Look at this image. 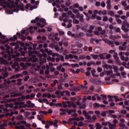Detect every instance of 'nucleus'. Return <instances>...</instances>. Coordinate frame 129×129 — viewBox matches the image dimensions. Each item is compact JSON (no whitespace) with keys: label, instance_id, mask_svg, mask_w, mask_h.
Masks as SVG:
<instances>
[{"label":"nucleus","instance_id":"41","mask_svg":"<svg viewBox=\"0 0 129 129\" xmlns=\"http://www.w3.org/2000/svg\"><path fill=\"white\" fill-rule=\"evenodd\" d=\"M71 66H72L73 68H75V67H79V64H78V63H74L71 64Z\"/></svg>","mask_w":129,"mask_h":129},{"label":"nucleus","instance_id":"39","mask_svg":"<svg viewBox=\"0 0 129 129\" xmlns=\"http://www.w3.org/2000/svg\"><path fill=\"white\" fill-rule=\"evenodd\" d=\"M16 119L18 120H20L21 119H23V115L22 114L19 115L16 117Z\"/></svg>","mask_w":129,"mask_h":129},{"label":"nucleus","instance_id":"15","mask_svg":"<svg viewBox=\"0 0 129 129\" xmlns=\"http://www.w3.org/2000/svg\"><path fill=\"white\" fill-rule=\"evenodd\" d=\"M107 123L110 129L115 128L116 127V124H112L109 122H107Z\"/></svg>","mask_w":129,"mask_h":129},{"label":"nucleus","instance_id":"14","mask_svg":"<svg viewBox=\"0 0 129 129\" xmlns=\"http://www.w3.org/2000/svg\"><path fill=\"white\" fill-rule=\"evenodd\" d=\"M95 29V26L90 25L88 30V33H93V30Z\"/></svg>","mask_w":129,"mask_h":129},{"label":"nucleus","instance_id":"19","mask_svg":"<svg viewBox=\"0 0 129 129\" xmlns=\"http://www.w3.org/2000/svg\"><path fill=\"white\" fill-rule=\"evenodd\" d=\"M10 78H8L7 79H4V85H6V84H11L12 83V81L10 80Z\"/></svg>","mask_w":129,"mask_h":129},{"label":"nucleus","instance_id":"28","mask_svg":"<svg viewBox=\"0 0 129 129\" xmlns=\"http://www.w3.org/2000/svg\"><path fill=\"white\" fill-rule=\"evenodd\" d=\"M114 59L115 61H116L118 65H121V63H120V61L119 60V58H118V56L114 57Z\"/></svg>","mask_w":129,"mask_h":129},{"label":"nucleus","instance_id":"9","mask_svg":"<svg viewBox=\"0 0 129 129\" xmlns=\"http://www.w3.org/2000/svg\"><path fill=\"white\" fill-rule=\"evenodd\" d=\"M37 40H39L38 41H36V43H43V42H45L46 41V37H41L40 35H38L37 37Z\"/></svg>","mask_w":129,"mask_h":129},{"label":"nucleus","instance_id":"6","mask_svg":"<svg viewBox=\"0 0 129 129\" xmlns=\"http://www.w3.org/2000/svg\"><path fill=\"white\" fill-rule=\"evenodd\" d=\"M20 11H22V12H24L25 9L23 4H21L20 5H17L16 6V8H14L13 11L9 10V13L10 14V15L13 14L14 12H15L16 13H19V11H20Z\"/></svg>","mask_w":129,"mask_h":129},{"label":"nucleus","instance_id":"20","mask_svg":"<svg viewBox=\"0 0 129 129\" xmlns=\"http://www.w3.org/2000/svg\"><path fill=\"white\" fill-rule=\"evenodd\" d=\"M57 70H58V71H60V72H62L63 73H64V72H65V68H61V67H57L56 68Z\"/></svg>","mask_w":129,"mask_h":129},{"label":"nucleus","instance_id":"27","mask_svg":"<svg viewBox=\"0 0 129 129\" xmlns=\"http://www.w3.org/2000/svg\"><path fill=\"white\" fill-rule=\"evenodd\" d=\"M84 18V16H83V14L81 15V17L79 18L80 22L81 23H84V19H83Z\"/></svg>","mask_w":129,"mask_h":129},{"label":"nucleus","instance_id":"12","mask_svg":"<svg viewBox=\"0 0 129 129\" xmlns=\"http://www.w3.org/2000/svg\"><path fill=\"white\" fill-rule=\"evenodd\" d=\"M126 42H124L121 45L119 46V49L121 51H124L126 49Z\"/></svg>","mask_w":129,"mask_h":129},{"label":"nucleus","instance_id":"53","mask_svg":"<svg viewBox=\"0 0 129 129\" xmlns=\"http://www.w3.org/2000/svg\"><path fill=\"white\" fill-rule=\"evenodd\" d=\"M66 112H67V113H68V114H69V115H70L71 113H72V111H71V110H69V109L67 108V109H66Z\"/></svg>","mask_w":129,"mask_h":129},{"label":"nucleus","instance_id":"3","mask_svg":"<svg viewBox=\"0 0 129 129\" xmlns=\"http://www.w3.org/2000/svg\"><path fill=\"white\" fill-rule=\"evenodd\" d=\"M1 49L4 51L5 53H7L4 54V57L8 59L9 61H11L12 58H16V54H14V47L11 46V47H10L9 43L5 44V46H1ZM10 50H11V51Z\"/></svg>","mask_w":129,"mask_h":129},{"label":"nucleus","instance_id":"34","mask_svg":"<svg viewBox=\"0 0 129 129\" xmlns=\"http://www.w3.org/2000/svg\"><path fill=\"white\" fill-rule=\"evenodd\" d=\"M108 14L111 17H114V12L112 11H110L108 12Z\"/></svg>","mask_w":129,"mask_h":129},{"label":"nucleus","instance_id":"47","mask_svg":"<svg viewBox=\"0 0 129 129\" xmlns=\"http://www.w3.org/2000/svg\"><path fill=\"white\" fill-rule=\"evenodd\" d=\"M116 21L117 24H118L119 25H120L122 23L121 20L119 19V18H116Z\"/></svg>","mask_w":129,"mask_h":129},{"label":"nucleus","instance_id":"16","mask_svg":"<svg viewBox=\"0 0 129 129\" xmlns=\"http://www.w3.org/2000/svg\"><path fill=\"white\" fill-rule=\"evenodd\" d=\"M19 66V63L18 62L14 63V64H12V67L13 69H15L16 71H19V69H17V67Z\"/></svg>","mask_w":129,"mask_h":129},{"label":"nucleus","instance_id":"44","mask_svg":"<svg viewBox=\"0 0 129 129\" xmlns=\"http://www.w3.org/2000/svg\"><path fill=\"white\" fill-rule=\"evenodd\" d=\"M62 85H63V84L60 83L59 86L57 87L58 89H59V90H62V89H63V87L62 86Z\"/></svg>","mask_w":129,"mask_h":129},{"label":"nucleus","instance_id":"58","mask_svg":"<svg viewBox=\"0 0 129 129\" xmlns=\"http://www.w3.org/2000/svg\"><path fill=\"white\" fill-rule=\"evenodd\" d=\"M107 10H111V5L110 4H107Z\"/></svg>","mask_w":129,"mask_h":129},{"label":"nucleus","instance_id":"37","mask_svg":"<svg viewBox=\"0 0 129 129\" xmlns=\"http://www.w3.org/2000/svg\"><path fill=\"white\" fill-rule=\"evenodd\" d=\"M113 69L114 70V72H118V68L117 67V66H113Z\"/></svg>","mask_w":129,"mask_h":129},{"label":"nucleus","instance_id":"24","mask_svg":"<svg viewBox=\"0 0 129 129\" xmlns=\"http://www.w3.org/2000/svg\"><path fill=\"white\" fill-rule=\"evenodd\" d=\"M93 106L94 107V108H98L100 107V104L98 103H94L93 104Z\"/></svg>","mask_w":129,"mask_h":129},{"label":"nucleus","instance_id":"22","mask_svg":"<svg viewBox=\"0 0 129 129\" xmlns=\"http://www.w3.org/2000/svg\"><path fill=\"white\" fill-rule=\"evenodd\" d=\"M8 76H9V73H8L7 72H5L3 73V76H1L2 78V81H4V79H5V78H7Z\"/></svg>","mask_w":129,"mask_h":129},{"label":"nucleus","instance_id":"50","mask_svg":"<svg viewBox=\"0 0 129 129\" xmlns=\"http://www.w3.org/2000/svg\"><path fill=\"white\" fill-rule=\"evenodd\" d=\"M73 23H74V24L76 23V24H79V21L77 19H74Z\"/></svg>","mask_w":129,"mask_h":129},{"label":"nucleus","instance_id":"5","mask_svg":"<svg viewBox=\"0 0 129 129\" xmlns=\"http://www.w3.org/2000/svg\"><path fill=\"white\" fill-rule=\"evenodd\" d=\"M0 37L1 39H0V43L1 44H5L7 42H10V41H16L18 39V36L17 35H14L12 37H10V39H7L6 40H5V36H3L2 33H0Z\"/></svg>","mask_w":129,"mask_h":129},{"label":"nucleus","instance_id":"17","mask_svg":"<svg viewBox=\"0 0 129 129\" xmlns=\"http://www.w3.org/2000/svg\"><path fill=\"white\" fill-rule=\"evenodd\" d=\"M59 111L62 112L59 113L60 115H65L66 114H67L66 109H65L60 108L59 109Z\"/></svg>","mask_w":129,"mask_h":129},{"label":"nucleus","instance_id":"38","mask_svg":"<svg viewBox=\"0 0 129 129\" xmlns=\"http://www.w3.org/2000/svg\"><path fill=\"white\" fill-rule=\"evenodd\" d=\"M71 23H72V20H69V24L67 26L68 28H71V27H72V24H71Z\"/></svg>","mask_w":129,"mask_h":129},{"label":"nucleus","instance_id":"42","mask_svg":"<svg viewBox=\"0 0 129 129\" xmlns=\"http://www.w3.org/2000/svg\"><path fill=\"white\" fill-rule=\"evenodd\" d=\"M96 129H101V126L100 125V124L99 123H97L96 124Z\"/></svg>","mask_w":129,"mask_h":129},{"label":"nucleus","instance_id":"40","mask_svg":"<svg viewBox=\"0 0 129 129\" xmlns=\"http://www.w3.org/2000/svg\"><path fill=\"white\" fill-rule=\"evenodd\" d=\"M38 33H45L46 32V29L42 28V29H38Z\"/></svg>","mask_w":129,"mask_h":129},{"label":"nucleus","instance_id":"2","mask_svg":"<svg viewBox=\"0 0 129 129\" xmlns=\"http://www.w3.org/2000/svg\"><path fill=\"white\" fill-rule=\"evenodd\" d=\"M41 52H43V54H40V51H37L36 50H34L33 52H30L29 56H32V57H29L28 61L29 62H37L38 58H37L36 56H37V57H39L40 65H43V64L47 61V53L49 56H50V55L53 56V51H52V50H49L48 48H45V50L41 49Z\"/></svg>","mask_w":129,"mask_h":129},{"label":"nucleus","instance_id":"25","mask_svg":"<svg viewBox=\"0 0 129 129\" xmlns=\"http://www.w3.org/2000/svg\"><path fill=\"white\" fill-rule=\"evenodd\" d=\"M119 55H125V56H129V51L127 50V52H120Z\"/></svg>","mask_w":129,"mask_h":129},{"label":"nucleus","instance_id":"8","mask_svg":"<svg viewBox=\"0 0 129 129\" xmlns=\"http://www.w3.org/2000/svg\"><path fill=\"white\" fill-rule=\"evenodd\" d=\"M17 36H18L19 39H21L22 41H25L26 39H27V35H29V33H17Z\"/></svg>","mask_w":129,"mask_h":129},{"label":"nucleus","instance_id":"48","mask_svg":"<svg viewBox=\"0 0 129 129\" xmlns=\"http://www.w3.org/2000/svg\"><path fill=\"white\" fill-rule=\"evenodd\" d=\"M17 128H18V129H26V128H25V126H24L23 125H21L20 126H17Z\"/></svg>","mask_w":129,"mask_h":129},{"label":"nucleus","instance_id":"23","mask_svg":"<svg viewBox=\"0 0 129 129\" xmlns=\"http://www.w3.org/2000/svg\"><path fill=\"white\" fill-rule=\"evenodd\" d=\"M99 56L101 59H106V53H101L99 55Z\"/></svg>","mask_w":129,"mask_h":129},{"label":"nucleus","instance_id":"46","mask_svg":"<svg viewBox=\"0 0 129 129\" xmlns=\"http://www.w3.org/2000/svg\"><path fill=\"white\" fill-rule=\"evenodd\" d=\"M91 56L95 59L96 60L98 58V55L97 54H92Z\"/></svg>","mask_w":129,"mask_h":129},{"label":"nucleus","instance_id":"36","mask_svg":"<svg viewBox=\"0 0 129 129\" xmlns=\"http://www.w3.org/2000/svg\"><path fill=\"white\" fill-rule=\"evenodd\" d=\"M94 52H95V53H99V52H100V48L99 47H96L95 49H94Z\"/></svg>","mask_w":129,"mask_h":129},{"label":"nucleus","instance_id":"18","mask_svg":"<svg viewBox=\"0 0 129 129\" xmlns=\"http://www.w3.org/2000/svg\"><path fill=\"white\" fill-rule=\"evenodd\" d=\"M105 43H107V44H109V45H111V47H114V44L113 43V41L112 40H106Z\"/></svg>","mask_w":129,"mask_h":129},{"label":"nucleus","instance_id":"59","mask_svg":"<svg viewBox=\"0 0 129 129\" xmlns=\"http://www.w3.org/2000/svg\"><path fill=\"white\" fill-rule=\"evenodd\" d=\"M105 6H106V5L105 4V3H104V2H102L101 3V6L102 7V8H105Z\"/></svg>","mask_w":129,"mask_h":129},{"label":"nucleus","instance_id":"11","mask_svg":"<svg viewBox=\"0 0 129 129\" xmlns=\"http://www.w3.org/2000/svg\"><path fill=\"white\" fill-rule=\"evenodd\" d=\"M62 105L63 108H66V107H72V104H71V102L70 101H67L62 103Z\"/></svg>","mask_w":129,"mask_h":129},{"label":"nucleus","instance_id":"61","mask_svg":"<svg viewBox=\"0 0 129 129\" xmlns=\"http://www.w3.org/2000/svg\"><path fill=\"white\" fill-rule=\"evenodd\" d=\"M111 57V54H110V53H108V54H107L106 53V59H109Z\"/></svg>","mask_w":129,"mask_h":129},{"label":"nucleus","instance_id":"10","mask_svg":"<svg viewBox=\"0 0 129 129\" xmlns=\"http://www.w3.org/2000/svg\"><path fill=\"white\" fill-rule=\"evenodd\" d=\"M49 47H51V48H54L55 50L57 51V52H59L60 51V47L58 44H55L54 43L49 44Z\"/></svg>","mask_w":129,"mask_h":129},{"label":"nucleus","instance_id":"1","mask_svg":"<svg viewBox=\"0 0 129 129\" xmlns=\"http://www.w3.org/2000/svg\"><path fill=\"white\" fill-rule=\"evenodd\" d=\"M10 45L12 47L15 46V56H16L17 57H19L20 56V53H17V50H18L19 52H20L22 56H25V55H26V52H25V51H27V49H28V56L30 58H32V56H30V53H33L34 52V51H32L33 49L34 50H37V46H38L37 44H34L31 42H29V43L26 42L25 44L24 42L21 43L20 41L12 42L10 43Z\"/></svg>","mask_w":129,"mask_h":129},{"label":"nucleus","instance_id":"60","mask_svg":"<svg viewBox=\"0 0 129 129\" xmlns=\"http://www.w3.org/2000/svg\"><path fill=\"white\" fill-rule=\"evenodd\" d=\"M106 75L108 76L109 75H110V73H112V71H106Z\"/></svg>","mask_w":129,"mask_h":129},{"label":"nucleus","instance_id":"55","mask_svg":"<svg viewBox=\"0 0 129 129\" xmlns=\"http://www.w3.org/2000/svg\"><path fill=\"white\" fill-rule=\"evenodd\" d=\"M54 37V33H51L48 36V39H52Z\"/></svg>","mask_w":129,"mask_h":129},{"label":"nucleus","instance_id":"43","mask_svg":"<svg viewBox=\"0 0 129 129\" xmlns=\"http://www.w3.org/2000/svg\"><path fill=\"white\" fill-rule=\"evenodd\" d=\"M28 108H31V107H35V104L31 103V104L27 105Z\"/></svg>","mask_w":129,"mask_h":129},{"label":"nucleus","instance_id":"13","mask_svg":"<svg viewBox=\"0 0 129 129\" xmlns=\"http://www.w3.org/2000/svg\"><path fill=\"white\" fill-rule=\"evenodd\" d=\"M100 41H101V40H100V39H96L95 38H91L90 39L91 44H94V42H95V43H96L97 44H98V43H99V42H100Z\"/></svg>","mask_w":129,"mask_h":129},{"label":"nucleus","instance_id":"54","mask_svg":"<svg viewBox=\"0 0 129 129\" xmlns=\"http://www.w3.org/2000/svg\"><path fill=\"white\" fill-rule=\"evenodd\" d=\"M30 7H32V5H31V4H27L25 6V8L26 10H29V8H30Z\"/></svg>","mask_w":129,"mask_h":129},{"label":"nucleus","instance_id":"26","mask_svg":"<svg viewBox=\"0 0 129 129\" xmlns=\"http://www.w3.org/2000/svg\"><path fill=\"white\" fill-rule=\"evenodd\" d=\"M108 98H109L108 101H109L110 102H112L113 101H114V100H113V97L108 95L107 96Z\"/></svg>","mask_w":129,"mask_h":129},{"label":"nucleus","instance_id":"32","mask_svg":"<svg viewBox=\"0 0 129 129\" xmlns=\"http://www.w3.org/2000/svg\"><path fill=\"white\" fill-rule=\"evenodd\" d=\"M70 123H73V121L76 120V118L73 117V118H70L69 119Z\"/></svg>","mask_w":129,"mask_h":129},{"label":"nucleus","instance_id":"51","mask_svg":"<svg viewBox=\"0 0 129 129\" xmlns=\"http://www.w3.org/2000/svg\"><path fill=\"white\" fill-rule=\"evenodd\" d=\"M58 120L55 119L54 122H53V125L54 126H57L58 124Z\"/></svg>","mask_w":129,"mask_h":129},{"label":"nucleus","instance_id":"4","mask_svg":"<svg viewBox=\"0 0 129 129\" xmlns=\"http://www.w3.org/2000/svg\"><path fill=\"white\" fill-rule=\"evenodd\" d=\"M46 25V20L43 18L40 19L39 22L36 23V26H32L28 28H27L26 30H23L21 33H34V31H37L38 30V27L40 28H44Z\"/></svg>","mask_w":129,"mask_h":129},{"label":"nucleus","instance_id":"7","mask_svg":"<svg viewBox=\"0 0 129 129\" xmlns=\"http://www.w3.org/2000/svg\"><path fill=\"white\" fill-rule=\"evenodd\" d=\"M129 28V23H127V21L124 20L122 23L121 30L123 31L125 33H127L128 32Z\"/></svg>","mask_w":129,"mask_h":129},{"label":"nucleus","instance_id":"57","mask_svg":"<svg viewBox=\"0 0 129 129\" xmlns=\"http://www.w3.org/2000/svg\"><path fill=\"white\" fill-rule=\"evenodd\" d=\"M108 20V18L107 17V16H104L103 17V22H106V21H107Z\"/></svg>","mask_w":129,"mask_h":129},{"label":"nucleus","instance_id":"49","mask_svg":"<svg viewBox=\"0 0 129 129\" xmlns=\"http://www.w3.org/2000/svg\"><path fill=\"white\" fill-rule=\"evenodd\" d=\"M85 116L87 119H91V120L92 119L91 115H88L87 114V115H85Z\"/></svg>","mask_w":129,"mask_h":129},{"label":"nucleus","instance_id":"52","mask_svg":"<svg viewBox=\"0 0 129 129\" xmlns=\"http://www.w3.org/2000/svg\"><path fill=\"white\" fill-rule=\"evenodd\" d=\"M119 125L122 128H123V127H125V124H124V123H123L122 122L119 123Z\"/></svg>","mask_w":129,"mask_h":129},{"label":"nucleus","instance_id":"33","mask_svg":"<svg viewBox=\"0 0 129 129\" xmlns=\"http://www.w3.org/2000/svg\"><path fill=\"white\" fill-rule=\"evenodd\" d=\"M57 83H58V80H54L53 81V83L51 84V86H53V87L56 86V84H57Z\"/></svg>","mask_w":129,"mask_h":129},{"label":"nucleus","instance_id":"64","mask_svg":"<svg viewBox=\"0 0 129 129\" xmlns=\"http://www.w3.org/2000/svg\"><path fill=\"white\" fill-rule=\"evenodd\" d=\"M28 79H30V76H26L24 79V81H25V82H27V81L28 80Z\"/></svg>","mask_w":129,"mask_h":129},{"label":"nucleus","instance_id":"30","mask_svg":"<svg viewBox=\"0 0 129 129\" xmlns=\"http://www.w3.org/2000/svg\"><path fill=\"white\" fill-rule=\"evenodd\" d=\"M85 108H86V105H85V104H81L79 106V109H85Z\"/></svg>","mask_w":129,"mask_h":129},{"label":"nucleus","instance_id":"62","mask_svg":"<svg viewBox=\"0 0 129 129\" xmlns=\"http://www.w3.org/2000/svg\"><path fill=\"white\" fill-rule=\"evenodd\" d=\"M25 98H26V96L24 95L20 97V101H24V100H25Z\"/></svg>","mask_w":129,"mask_h":129},{"label":"nucleus","instance_id":"63","mask_svg":"<svg viewBox=\"0 0 129 129\" xmlns=\"http://www.w3.org/2000/svg\"><path fill=\"white\" fill-rule=\"evenodd\" d=\"M70 5H71V2H70V0H68L66 2V6H70Z\"/></svg>","mask_w":129,"mask_h":129},{"label":"nucleus","instance_id":"31","mask_svg":"<svg viewBox=\"0 0 129 129\" xmlns=\"http://www.w3.org/2000/svg\"><path fill=\"white\" fill-rule=\"evenodd\" d=\"M71 53L72 54H77L78 53V49H73L71 51Z\"/></svg>","mask_w":129,"mask_h":129},{"label":"nucleus","instance_id":"45","mask_svg":"<svg viewBox=\"0 0 129 129\" xmlns=\"http://www.w3.org/2000/svg\"><path fill=\"white\" fill-rule=\"evenodd\" d=\"M21 66L23 67L24 69H27V68H28V66H26L24 62H21Z\"/></svg>","mask_w":129,"mask_h":129},{"label":"nucleus","instance_id":"29","mask_svg":"<svg viewBox=\"0 0 129 129\" xmlns=\"http://www.w3.org/2000/svg\"><path fill=\"white\" fill-rule=\"evenodd\" d=\"M104 68H105V69H112V67H111V66H110V65H108L107 64H105Z\"/></svg>","mask_w":129,"mask_h":129},{"label":"nucleus","instance_id":"35","mask_svg":"<svg viewBox=\"0 0 129 129\" xmlns=\"http://www.w3.org/2000/svg\"><path fill=\"white\" fill-rule=\"evenodd\" d=\"M100 96L103 100H106V99H107V96L105 95L101 94Z\"/></svg>","mask_w":129,"mask_h":129},{"label":"nucleus","instance_id":"21","mask_svg":"<svg viewBox=\"0 0 129 129\" xmlns=\"http://www.w3.org/2000/svg\"><path fill=\"white\" fill-rule=\"evenodd\" d=\"M121 38V36H112L111 35L110 36V39H111V40H114L115 39H120Z\"/></svg>","mask_w":129,"mask_h":129},{"label":"nucleus","instance_id":"56","mask_svg":"<svg viewBox=\"0 0 129 129\" xmlns=\"http://www.w3.org/2000/svg\"><path fill=\"white\" fill-rule=\"evenodd\" d=\"M39 113H42L44 115H46V114H48V112L47 111H40Z\"/></svg>","mask_w":129,"mask_h":129}]
</instances>
